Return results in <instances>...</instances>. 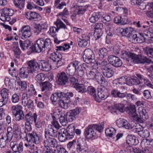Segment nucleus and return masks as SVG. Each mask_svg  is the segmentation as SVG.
<instances>
[{
  "mask_svg": "<svg viewBox=\"0 0 153 153\" xmlns=\"http://www.w3.org/2000/svg\"><path fill=\"white\" fill-rule=\"evenodd\" d=\"M51 41L50 39H46L45 40L42 38L38 39L34 44L29 41V54L33 53L41 52L46 49L48 50L47 53L51 50Z\"/></svg>",
  "mask_w": 153,
  "mask_h": 153,
  "instance_id": "f257e3e1",
  "label": "nucleus"
},
{
  "mask_svg": "<svg viewBox=\"0 0 153 153\" xmlns=\"http://www.w3.org/2000/svg\"><path fill=\"white\" fill-rule=\"evenodd\" d=\"M83 57L84 61L88 64L93 63L95 62V55L90 49L88 48L85 50Z\"/></svg>",
  "mask_w": 153,
  "mask_h": 153,
  "instance_id": "f03ea898",
  "label": "nucleus"
},
{
  "mask_svg": "<svg viewBox=\"0 0 153 153\" xmlns=\"http://www.w3.org/2000/svg\"><path fill=\"white\" fill-rule=\"evenodd\" d=\"M74 94L72 92H68L66 93L65 97L62 98L58 101L59 106L61 108L66 109L68 107V105L71 101V97H73Z\"/></svg>",
  "mask_w": 153,
  "mask_h": 153,
  "instance_id": "7ed1b4c3",
  "label": "nucleus"
},
{
  "mask_svg": "<svg viewBox=\"0 0 153 153\" xmlns=\"http://www.w3.org/2000/svg\"><path fill=\"white\" fill-rule=\"evenodd\" d=\"M13 14V10L6 8L0 11V19L3 21H9L10 20V16Z\"/></svg>",
  "mask_w": 153,
  "mask_h": 153,
  "instance_id": "20e7f679",
  "label": "nucleus"
},
{
  "mask_svg": "<svg viewBox=\"0 0 153 153\" xmlns=\"http://www.w3.org/2000/svg\"><path fill=\"white\" fill-rule=\"evenodd\" d=\"M80 108L77 107L75 108L70 110L66 114V117L69 122H71L78 117L81 111Z\"/></svg>",
  "mask_w": 153,
  "mask_h": 153,
  "instance_id": "39448f33",
  "label": "nucleus"
},
{
  "mask_svg": "<svg viewBox=\"0 0 153 153\" xmlns=\"http://www.w3.org/2000/svg\"><path fill=\"white\" fill-rule=\"evenodd\" d=\"M130 59L132 60L134 63L144 64L148 62V59L146 56H142L140 54L137 55L132 53L130 57Z\"/></svg>",
  "mask_w": 153,
  "mask_h": 153,
  "instance_id": "423d86ee",
  "label": "nucleus"
},
{
  "mask_svg": "<svg viewBox=\"0 0 153 153\" xmlns=\"http://www.w3.org/2000/svg\"><path fill=\"white\" fill-rule=\"evenodd\" d=\"M69 77L64 72H62L57 74L56 82L58 84L61 85H65L68 82Z\"/></svg>",
  "mask_w": 153,
  "mask_h": 153,
  "instance_id": "0eeeda50",
  "label": "nucleus"
},
{
  "mask_svg": "<svg viewBox=\"0 0 153 153\" xmlns=\"http://www.w3.org/2000/svg\"><path fill=\"white\" fill-rule=\"evenodd\" d=\"M76 150L78 152H87L86 142L85 138H80L78 139L76 143Z\"/></svg>",
  "mask_w": 153,
  "mask_h": 153,
  "instance_id": "6e6552de",
  "label": "nucleus"
},
{
  "mask_svg": "<svg viewBox=\"0 0 153 153\" xmlns=\"http://www.w3.org/2000/svg\"><path fill=\"white\" fill-rule=\"evenodd\" d=\"M108 60L110 64L116 68L120 67L123 64L120 59L114 55H111L108 56Z\"/></svg>",
  "mask_w": 153,
  "mask_h": 153,
  "instance_id": "1a4fd4ad",
  "label": "nucleus"
},
{
  "mask_svg": "<svg viewBox=\"0 0 153 153\" xmlns=\"http://www.w3.org/2000/svg\"><path fill=\"white\" fill-rule=\"evenodd\" d=\"M79 62L76 60L73 61L71 62L68 65L66 70L67 74L69 76L73 75L76 71V66L78 65Z\"/></svg>",
  "mask_w": 153,
  "mask_h": 153,
  "instance_id": "9d476101",
  "label": "nucleus"
},
{
  "mask_svg": "<svg viewBox=\"0 0 153 153\" xmlns=\"http://www.w3.org/2000/svg\"><path fill=\"white\" fill-rule=\"evenodd\" d=\"M125 105L123 104L119 103L114 104L113 106H108V109L111 113H116V110L120 112H123L124 111Z\"/></svg>",
  "mask_w": 153,
  "mask_h": 153,
  "instance_id": "9b49d317",
  "label": "nucleus"
},
{
  "mask_svg": "<svg viewBox=\"0 0 153 153\" xmlns=\"http://www.w3.org/2000/svg\"><path fill=\"white\" fill-rule=\"evenodd\" d=\"M62 56L61 54L56 52H53L51 54L50 59L53 62H57V66L58 67L61 65L63 63L62 61Z\"/></svg>",
  "mask_w": 153,
  "mask_h": 153,
  "instance_id": "f8f14e48",
  "label": "nucleus"
},
{
  "mask_svg": "<svg viewBox=\"0 0 153 153\" xmlns=\"http://www.w3.org/2000/svg\"><path fill=\"white\" fill-rule=\"evenodd\" d=\"M94 130L92 125H89L86 128L84 132V135L85 137L88 139L93 137L96 134Z\"/></svg>",
  "mask_w": 153,
  "mask_h": 153,
  "instance_id": "ddd939ff",
  "label": "nucleus"
},
{
  "mask_svg": "<svg viewBox=\"0 0 153 153\" xmlns=\"http://www.w3.org/2000/svg\"><path fill=\"white\" fill-rule=\"evenodd\" d=\"M29 117V113H27L25 116V120L26 121V122L25 124V129L24 131V132L23 134V135L24 136V137L25 139V141L26 140L27 142V143H25V146L27 147L29 145V141H28V138L27 136L29 135V131L28 130V127H29V118L28 117Z\"/></svg>",
  "mask_w": 153,
  "mask_h": 153,
  "instance_id": "4468645a",
  "label": "nucleus"
},
{
  "mask_svg": "<svg viewBox=\"0 0 153 153\" xmlns=\"http://www.w3.org/2000/svg\"><path fill=\"white\" fill-rule=\"evenodd\" d=\"M94 79L97 81L103 87H105L108 85V82L103 77L102 74L98 70L95 76Z\"/></svg>",
  "mask_w": 153,
  "mask_h": 153,
  "instance_id": "2eb2a0df",
  "label": "nucleus"
},
{
  "mask_svg": "<svg viewBox=\"0 0 153 153\" xmlns=\"http://www.w3.org/2000/svg\"><path fill=\"white\" fill-rule=\"evenodd\" d=\"M97 88V97L99 99H100L104 100L106 99L108 97V94L106 92L107 91L105 88Z\"/></svg>",
  "mask_w": 153,
  "mask_h": 153,
  "instance_id": "dca6fc26",
  "label": "nucleus"
},
{
  "mask_svg": "<svg viewBox=\"0 0 153 153\" xmlns=\"http://www.w3.org/2000/svg\"><path fill=\"white\" fill-rule=\"evenodd\" d=\"M117 30L119 31L120 35L122 36H127L128 37V36L131 34L133 29L131 27H126L125 28H119Z\"/></svg>",
  "mask_w": 153,
  "mask_h": 153,
  "instance_id": "f3484780",
  "label": "nucleus"
},
{
  "mask_svg": "<svg viewBox=\"0 0 153 153\" xmlns=\"http://www.w3.org/2000/svg\"><path fill=\"white\" fill-rule=\"evenodd\" d=\"M126 143L129 145L135 146L137 145L139 141L138 140L134 135H128L126 138Z\"/></svg>",
  "mask_w": 153,
  "mask_h": 153,
  "instance_id": "a211bd4d",
  "label": "nucleus"
},
{
  "mask_svg": "<svg viewBox=\"0 0 153 153\" xmlns=\"http://www.w3.org/2000/svg\"><path fill=\"white\" fill-rule=\"evenodd\" d=\"M45 136L46 138L48 134L53 137H56L58 134L57 130L53 128L52 126L50 125L48 126L47 130L45 131Z\"/></svg>",
  "mask_w": 153,
  "mask_h": 153,
  "instance_id": "6ab92c4d",
  "label": "nucleus"
},
{
  "mask_svg": "<svg viewBox=\"0 0 153 153\" xmlns=\"http://www.w3.org/2000/svg\"><path fill=\"white\" fill-rule=\"evenodd\" d=\"M102 16L101 13L100 12L92 13L89 21L91 23H95L97 22Z\"/></svg>",
  "mask_w": 153,
  "mask_h": 153,
  "instance_id": "aec40b11",
  "label": "nucleus"
},
{
  "mask_svg": "<svg viewBox=\"0 0 153 153\" xmlns=\"http://www.w3.org/2000/svg\"><path fill=\"white\" fill-rule=\"evenodd\" d=\"M114 21L115 23L119 25H124L129 23L128 21H126L125 17L119 16L116 17Z\"/></svg>",
  "mask_w": 153,
  "mask_h": 153,
  "instance_id": "412c9836",
  "label": "nucleus"
},
{
  "mask_svg": "<svg viewBox=\"0 0 153 153\" xmlns=\"http://www.w3.org/2000/svg\"><path fill=\"white\" fill-rule=\"evenodd\" d=\"M38 66L37 63L34 60L29 61V73L34 75L36 73V69Z\"/></svg>",
  "mask_w": 153,
  "mask_h": 153,
  "instance_id": "4be33fe9",
  "label": "nucleus"
},
{
  "mask_svg": "<svg viewBox=\"0 0 153 153\" xmlns=\"http://www.w3.org/2000/svg\"><path fill=\"white\" fill-rule=\"evenodd\" d=\"M126 110L127 112L132 117H135L137 116L136 108L134 105H130L127 107Z\"/></svg>",
  "mask_w": 153,
  "mask_h": 153,
  "instance_id": "5701e85b",
  "label": "nucleus"
},
{
  "mask_svg": "<svg viewBox=\"0 0 153 153\" xmlns=\"http://www.w3.org/2000/svg\"><path fill=\"white\" fill-rule=\"evenodd\" d=\"M102 73L104 76L107 78H110L113 76L114 71L110 66L104 68L102 70Z\"/></svg>",
  "mask_w": 153,
  "mask_h": 153,
  "instance_id": "b1692460",
  "label": "nucleus"
},
{
  "mask_svg": "<svg viewBox=\"0 0 153 153\" xmlns=\"http://www.w3.org/2000/svg\"><path fill=\"white\" fill-rule=\"evenodd\" d=\"M74 129L71 124L68 127L66 130L65 129V132L68 139H72L74 137Z\"/></svg>",
  "mask_w": 153,
  "mask_h": 153,
  "instance_id": "393cba45",
  "label": "nucleus"
},
{
  "mask_svg": "<svg viewBox=\"0 0 153 153\" xmlns=\"http://www.w3.org/2000/svg\"><path fill=\"white\" fill-rule=\"evenodd\" d=\"M46 139V140L44 141L45 146L49 147V146L53 147H55V145L57 143L56 140L55 139L50 137Z\"/></svg>",
  "mask_w": 153,
  "mask_h": 153,
  "instance_id": "a878e982",
  "label": "nucleus"
},
{
  "mask_svg": "<svg viewBox=\"0 0 153 153\" xmlns=\"http://www.w3.org/2000/svg\"><path fill=\"white\" fill-rule=\"evenodd\" d=\"M12 50L14 52L15 57L16 58H19L21 51L19 47L18 44L17 42H15L13 43Z\"/></svg>",
  "mask_w": 153,
  "mask_h": 153,
  "instance_id": "bb28decb",
  "label": "nucleus"
},
{
  "mask_svg": "<svg viewBox=\"0 0 153 153\" xmlns=\"http://www.w3.org/2000/svg\"><path fill=\"white\" fill-rule=\"evenodd\" d=\"M74 87L79 93L83 94L86 93L87 91L86 87L83 84H77L75 85Z\"/></svg>",
  "mask_w": 153,
  "mask_h": 153,
  "instance_id": "cd10ccee",
  "label": "nucleus"
},
{
  "mask_svg": "<svg viewBox=\"0 0 153 153\" xmlns=\"http://www.w3.org/2000/svg\"><path fill=\"white\" fill-rule=\"evenodd\" d=\"M88 93L91 95L93 96L95 100L98 102H100V100L98 98L97 96L96 95V90L94 87L91 86H88L87 89Z\"/></svg>",
  "mask_w": 153,
  "mask_h": 153,
  "instance_id": "c85d7f7f",
  "label": "nucleus"
},
{
  "mask_svg": "<svg viewBox=\"0 0 153 153\" xmlns=\"http://www.w3.org/2000/svg\"><path fill=\"white\" fill-rule=\"evenodd\" d=\"M29 75L28 68H22L20 69L19 73L20 77L23 79L28 77Z\"/></svg>",
  "mask_w": 153,
  "mask_h": 153,
  "instance_id": "c756f323",
  "label": "nucleus"
},
{
  "mask_svg": "<svg viewBox=\"0 0 153 153\" xmlns=\"http://www.w3.org/2000/svg\"><path fill=\"white\" fill-rule=\"evenodd\" d=\"M141 83L140 80L137 77L134 78L129 77L127 82V84L129 85H137Z\"/></svg>",
  "mask_w": 153,
  "mask_h": 153,
  "instance_id": "7c9ffc66",
  "label": "nucleus"
},
{
  "mask_svg": "<svg viewBox=\"0 0 153 153\" xmlns=\"http://www.w3.org/2000/svg\"><path fill=\"white\" fill-rule=\"evenodd\" d=\"M65 131V129L63 128L61 129L60 131L58 132L59 140L61 142H64L66 140L68 139Z\"/></svg>",
  "mask_w": 153,
  "mask_h": 153,
  "instance_id": "2f4dec72",
  "label": "nucleus"
},
{
  "mask_svg": "<svg viewBox=\"0 0 153 153\" xmlns=\"http://www.w3.org/2000/svg\"><path fill=\"white\" fill-rule=\"evenodd\" d=\"M29 143H36L39 138L35 132L30 131L29 130Z\"/></svg>",
  "mask_w": 153,
  "mask_h": 153,
  "instance_id": "473e14b6",
  "label": "nucleus"
},
{
  "mask_svg": "<svg viewBox=\"0 0 153 153\" xmlns=\"http://www.w3.org/2000/svg\"><path fill=\"white\" fill-rule=\"evenodd\" d=\"M131 54L132 53L129 51L123 50L121 51L120 56L121 58L129 62Z\"/></svg>",
  "mask_w": 153,
  "mask_h": 153,
  "instance_id": "72a5a7b5",
  "label": "nucleus"
},
{
  "mask_svg": "<svg viewBox=\"0 0 153 153\" xmlns=\"http://www.w3.org/2000/svg\"><path fill=\"white\" fill-rule=\"evenodd\" d=\"M61 111L58 110V114L60 115L59 120L62 125L64 126L66 125L68 119L66 117V115H65L64 114H62V113H61Z\"/></svg>",
  "mask_w": 153,
  "mask_h": 153,
  "instance_id": "f704fd0d",
  "label": "nucleus"
},
{
  "mask_svg": "<svg viewBox=\"0 0 153 153\" xmlns=\"http://www.w3.org/2000/svg\"><path fill=\"white\" fill-rule=\"evenodd\" d=\"M139 114L140 118L145 120L148 118V116L146 110L143 107H141L139 108Z\"/></svg>",
  "mask_w": 153,
  "mask_h": 153,
  "instance_id": "c9c22d12",
  "label": "nucleus"
},
{
  "mask_svg": "<svg viewBox=\"0 0 153 153\" xmlns=\"http://www.w3.org/2000/svg\"><path fill=\"white\" fill-rule=\"evenodd\" d=\"M22 36L25 38H27L29 37V26H23L21 30Z\"/></svg>",
  "mask_w": 153,
  "mask_h": 153,
  "instance_id": "e433bc0d",
  "label": "nucleus"
},
{
  "mask_svg": "<svg viewBox=\"0 0 153 153\" xmlns=\"http://www.w3.org/2000/svg\"><path fill=\"white\" fill-rule=\"evenodd\" d=\"M1 99L4 100V102H6V101H8V90L5 88L2 89L1 92Z\"/></svg>",
  "mask_w": 153,
  "mask_h": 153,
  "instance_id": "4c0bfd02",
  "label": "nucleus"
},
{
  "mask_svg": "<svg viewBox=\"0 0 153 153\" xmlns=\"http://www.w3.org/2000/svg\"><path fill=\"white\" fill-rule=\"evenodd\" d=\"M143 52L151 58H153V48L146 47L143 48Z\"/></svg>",
  "mask_w": 153,
  "mask_h": 153,
  "instance_id": "58836bf2",
  "label": "nucleus"
},
{
  "mask_svg": "<svg viewBox=\"0 0 153 153\" xmlns=\"http://www.w3.org/2000/svg\"><path fill=\"white\" fill-rule=\"evenodd\" d=\"M22 102L24 106L29 108V99L27 94L24 93L22 94Z\"/></svg>",
  "mask_w": 153,
  "mask_h": 153,
  "instance_id": "ea45409f",
  "label": "nucleus"
},
{
  "mask_svg": "<svg viewBox=\"0 0 153 153\" xmlns=\"http://www.w3.org/2000/svg\"><path fill=\"white\" fill-rule=\"evenodd\" d=\"M105 29L106 33L108 36H112L115 34V29L111 25L107 26Z\"/></svg>",
  "mask_w": 153,
  "mask_h": 153,
  "instance_id": "a19ab883",
  "label": "nucleus"
},
{
  "mask_svg": "<svg viewBox=\"0 0 153 153\" xmlns=\"http://www.w3.org/2000/svg\"><path fill=\"white\" fill-rule=\"evenodd\" d=\"M107 53L108 51L106 48H103L100 49L98 52L99 58L103 59L107 55Z\"/></svg>",
  "mask_w": 153,
  "mask_h": 153,
  "instance_id": "79ce46f5",
  "label": "nucleus"
},
{
  "mask_svg": "<svg viewBox=\"0 0 153 153\" xmlns=\"http://www.w3.org/2000/svg\"><path fill=\"white\" fill-rule=\"evenodd\" d=\"M42 70L48 71L51 70V65L47 62L42 61L41 63Z\"/></svg>",
  "mask_w": 153,
  "mask_h": 153,
  "instance_id": "37998d69",
  "label": "nucleus"
},
{
  "mask_svg": "<svg viewBox=\"0 0 153 153\" xmlns=\"http://www.w3.org/2000/svg\"><path fill=\"white\" fill-rule=\"evenodd\" d=\"M98 70L96 69H92L90 71H87V76L91 79H94Z\"/></svg>",
  "mask_w": 153,
  "mask_h": 153,
  "instance_id": "c03bdc74",
  "label": "nucleus"
},
{
  "mask_svg": "<svg viewBox=\"0 0 153 153\" xmlns=\"http://www.w3.org/2000/svg\"><path fill=\"white\" fill-rule=\"evenodd\" d=\"M15 6L21 9L22 8L24 5V1L25 0H12Z\"/></svg>",
  "mask_w": 153,
  "mask_h": 153,
  "instance_id": "a18cd8bd",
  "label": "nucleus"
},
{
  "mask_svg": "<svg viewBox=\"0 0 153 153\" xmlns=\"http://www.w3.org/2000/svg\"><path fill=\"white\" fill-rule=\"evenodd\" d=\"M11 108L12 113L13 115L22 111V107L19 105H13Z\"/></svg>",
  "mask_w": 153,
  "mask_h": 153,
  "instance_id": "49530a36",
  "label": "nucleus"
},
{
  "mask_svg": "<svg viewBox=\"0 0 153 153\" xmlns=\"http://www.w3.org/2000/svg\"><path fill=\"white\" fill-rule=\"evenodd\" d=\"M41 85L42 87V91L45 90H49L52 86L51 84L48 81L42 83Z\"/></svg>",
  "mask_w": 153,
  "mask_h": 153,
  "instance_id": "de8ad7c7",
  "label": "nucleus"
},
{
  "mask_svg": "<svg viewBox=\"0 0 153 153\" xmlns=\"http://www.w3.org/2000/svg\"><path fill=\"white\" fill-rule=\"evenodd\" d=\"M15 117V120L17 121H19L24 118V114L23 111H22L17 113L15 114H13Z\"/></svg>",
  "mask_w": 153,
  "mask_h": 153,
  "instance_id": "09e8293b",
  "label": "nucleus"
},
{
  "mask_svg": "<svg viewBox=\"0 0 153 153\" xmlns=\"http://www.w3.org/2000/svg\"><path fill=\"white\" fill-rule=\"evenodd\" d=\"M99 59L100 60H100H99L97 63H96V65H97L99 64L102 67V70H103V69H104V68L106 67H109L110 66L107 63V61L103 60L102 59Z\"/></svg>",
  "mask_w": 153,
  "mask_h": 153,
  "instance_id": "8fccbe9b",
  "label": "nucleus"
},
{
  "mask_svg": "<svg viewBox=\"0 0 153 153\" xmlns=\"http://www.w3.org/2000/svg\"><path fill=\"white\" fill-rule=\"evenodd\" d=\"M116 131V130L114 128L111 127L106 129L105 133L107 136L112 137L113 135L115 133Z\"/></svg>",
  "mask_w": 153,
  "mask_h": 153,
  "instance_id": "3c124183",
  "label": "nucleus"
},
{
  "mask_svg": "<svg viewBox=\"0 0 153 153\" xmlns=\"http://www.w3.org/2000/svg\"><path fill=\"white\" fill-rule=\"evenodd\" d=\"M54 23L56 25L57 28L58 29L60 28H63L65 29H67L66 26L60 19H57L56 21Z\"/></svg>",
  "mask_w": 153,
  "mask_h": 153,
  "instance_id": "603ef678",
  "label": "nucleus"
},
{
  "mask_svg": "<svg viewBox=\"0 0 153 153\" xmlns=\"http://www.w3.org/2000/svg\"><path fill=\"white\" fill-rule=\"evenodd\" d=\"M19 44L22 50H26V49H28L29 45V40H26L24 41L23 43H22V40H20L19 41Z\"/></svg>",
  "mask_w": 153,
  "mask_h": 153,
  "instance_id": "864d4df0",
  "label": "nucleus"
},
{
  "mask_svg": "<svg viewBox=\"0 0 153 153\" xmlns=\"http://www.w3.org/2000/svg\"><path fill=\"white\" fill-rule=\"evenodd\" d=\"M146 38L143 33H139L137 36V43H141L144 42Z\"/></svg>",
  "mask_w": 153,
  "mask_h": 153,
  "instance_id": "5fc2aeb1",
  "label": "nucleus"
},
{
  "mask_svg": "<svg viewBox=\"0 0 153 153\" xmlns=\"http://www.w3.org/2000/svg\"><path fill=\"white\" fill-rule=\"evenodd\" d=\"M143 34L146 38V39L153 40V34H152L151 31H149V29H148V30L144 32Z\"/></svg>",
  "mask_w": 153,
  "mask_h": 153,
  "instance_id": "6e6d98bb",
  "label": "nucleus"
},
{
  "mask_svg": "<svg viewBox=\"0 0 153 153\" xmlns=\"http://www.w3.org/2000/svg\"><path fill=\"white\" fill-rule=\"evenodd\" d=\"M139 135L143 138H147L149 135V132L147 130L143 129L142 131L140 132Z\"/></svg>",
  "mask_w": 153,
  "mask_h": 153,
  "instance_id": "4d7b16f0",
  "label": "nucleus"
},
{
  "mask_svg": "<svg viewBox=\"0 0 153 153\" xmlns=\"http://www.w3.org/2000/svg\"><path fill=\"white\" fill-rule=\"evenodd\" d=\"M77 43L80 47H85L87 46L88 44L87 41L81 39L77 40Z\"/></svg>",
  "mask_w": 153,
  "mask_h": 153,
  "instance_id": "13d9d810",
  "label": "nucleus"
},
{
  "mask_svg": "<svg viewBox=\"0 0 153 153\" xmlns=\"http://www.w3.org/2000/svg\"><path fill=\"white\" fill-rule=\"evenodd\" d=\"M137 34H134L132 33L129 36H128V39L130 42L132 43H137Z\"/></svg>",
  "mask_w": 153,
  "mask_h": 153,
  "instance_id": "bf43d9fd",
  "label": "nucleus"
},
{
  "mask_svg": "<svg viewBox=\"0 0 153 153\" xmlns=\"http://www.w3.org/2000/svg\"><path fill=\"white\" fill-rule=\"evenodd\" d=\"M88 68H89L88 67H86V68L84 67L82 68L81 67V68L79 67H78L77 69L78 75L80 77L82 76L84 73V69H85L86 70H87Z\"/></svg>",
  "mask_w": 153,
  "mask_h": 153,
  "instance_id": "052dcab7",
  "label": "nucleus"
},
{
  "mask_svg": "<svg viewBox=\"0 0 153 153\" xmlns=\"http://www.w3.org/2000/svg\"><path fill=\"white\" fill-rule=\"evenodd\" d=\"M104 123H102L100 125L96 124L92 125L94 129L100 132H101L102 131L104 128Z\"/></svg>",
  "mask_w": 153,
  "mask_h": 153,
  "instance_id": "680f3d73",
  "label": "nucleus"
},
{
  "mask_svg": "<svg viewBox=\"0 0 153 153\" xmlns=\"http://www.w3.org/2000/svg\"><path fill=\"white\" fill-rule=\"evenodd\" d=\"M94 36L96 39H99L102 36L103 32L102 30H94Z\"/></svg>",
  "mask_w": 153,
  "mask_h": 153,
  "instance_id": "e2e57ef3",
  "label": "nucleus"
},
{
  "mask_svg": "<svg viewBox=\"0 0 153 153\" xmlns=\"http://www.w3.org/2000/svg\"><path fill=\"white\" fill-rule=\"evenodd\" d=\"M129 77H128L127 76H123L118 79L119 83L121 84H123L126 82L127 84V82L128 80Z\"/></svg>",
  "mask_w": 153,
  "mask_h": 153,
  "instance_id": "0e129e2a",
  "label": "nucleus"
},
{
  "mask_svg": "<svg viewBox=\"0 0 153 153\" xmlns=\"http://www.w3.org/2000/svg\"><path fill=\"white\" fill-rule=\"evenodd\" d=\"M23 144L22 142H20L19 144H17L16 149L15 150L14 149L13 150V152H16L20 153L23 150Z\"/></svg>",
  "mask_w": 153,
  "mask_h": 153,
  "instance_id": "69168bd1",
  "label": "nucleus"
},
{
  "mask_svg": "<svg viewBox=\"0 0 153 153\" xmlns=\"http://www.w3.org/2000/svg\"><path fill=\"white\" fill-rule=\"evenodd\" d=\"M29 20H33L38 18L40 15L34 12L31 11L29 14Z\"/></svg>",
  "mask_w": 153,
  "mask_h": 153,
  "instance_id": "338daca9",
  "label": "nucleus"
},
{
  "mask_svg": "<svg viewBox=\"0 0 153 153\" xmlns=\"http://www.w3.org/2000/svg\"><path fill=\"white\" fill-rule=\"evenodd\" d=\"M19 98V95L17 94L12 95L11 97V101L13 103H16L18 102Z\"/></svg>",
  "mask_w": 153,
  "mask_h": 153,
  "instance_id": "774afa93",
  "label": "nucleus"
}]
</instances>
